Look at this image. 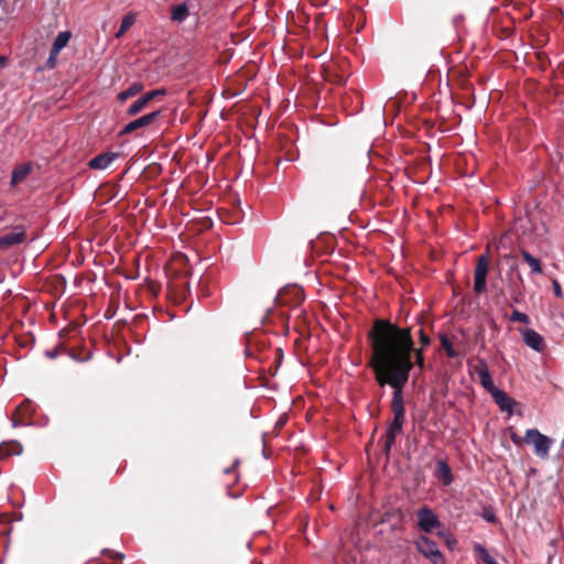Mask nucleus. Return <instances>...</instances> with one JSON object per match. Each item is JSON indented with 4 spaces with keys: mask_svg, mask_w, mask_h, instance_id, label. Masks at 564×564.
Wrapping results in <instances>:
<instances>
[{
    "mask_svg": "<svg viewBox=\"0 0 564 564\" xmlns=\"http://www.w3.org/2000/svg\"><path fill=\"white\" fill-rule=\"evenodd\" d=\"M373 371L379 386H390L393 389V420L386 433L384 451L388 453L401 434L404 423L405 409L402 390L409 381L412 365L408 358L412 341L408 332L391 326L380 330L373 343Z\"/></svg>",
    "mask_w": 564,
    "mask_h": 564,
    "instance_id": "obj_1",
    "label": "nucleus"
},
{
    "mask_svg": "<svg viewBox=\"0 0 564 564\" xmlns=\"http://www.w3.org/2000/svg\"><path fill=\"white\" fill-rule=\"evenodd\" d=\"M388 325L393 327V328H397L399 330L408 332V334H409V336L411 338V341H412V348L409 351L408 358H409V360H410V362H411V365L413 367L414 364L411 360V356H412V354H414L415 365L420 368V370H423L424 369L423 349L422 348H417V349L414 348V340H413V337H412L411 328H409V327L402 328V327H399L398 325H395L393 323H390L389 321H382V319H378V321L375 322L372 330L369 334L370 339H371V349H372V357H371V362H370L371 367L373 368V361H375V346H373L375 339L377 338V336L380 333V330L386 329V327Z\"/></svg>",
    "mask_w": 564,
    "mask_h": 564,
    "instance_id": "obj_2",
    "label": "nucleus"
},
{
    "mask_svg": "<svg viewBox=\"0 0 564 564\" xmlns=\"http://www.w3.org/2000/svg\"><path fill=\"white\" fill-rule=\"evenodd\" d=\"M525 443L533 446L534 454L541 458L549 456L553 441L536 429H529L524 436Z\"/></svg>",
    "mask_w": 564,
    "mask_h": 564,
    "instance_id": "obj_3",
    "label": "nucleus"
},
{
    "mask_svg": "<svg viewBox=\"0 0 564 564\" xmlns=\"http://www.w3.org/2000/svg\"><path fill=\"white\" fill-rule=\"evenodd\" d=\"M415 545L417 551L433 564H443V555L434 541L426 536H420Z\"/></svg>",
    "mask_w": 564,
    "mask_h": 564,
    "instance_id": "obj_4",
    "label": "nucleus"
},
{
    "mask_svg": "<svg viewBox=\"0 0 564 564\" xmlns=\"http://www.w3.org/2000/svg\"><path fill=\"white\" fill-rule=\"evenodd\" d=\"M488 256L482 254L478 258L475 268V282L474 290L476 293L481 294L487 289V273H488Z\"/></svg>",
    "mask_w": 564,
    "mask_h": 564,
    "instance_id": "obj_5",
    "label": "nucleus"
},
{
    "mask_svg": "<svg viewBox=\"0 0 564 564\" xmlns=\"http://www.w3.org/2000/svg\"><path fill=\"white\" fill-rule=\"evenodd\" d=\"M417 524L424 532H431L441 527L437 516L427 507L421 508L417 511Z\"/></svg>",
    "mask_w": 564,
    "mask_h": 564,
    "instance_id": "obj_6",
    "label": "nucleus"
},
{
    "mask_svg": "<svg viewBox=\"0 0 564 564\" xmlns=\"http://www.w3.org/2000/svg\"><path fill=\"white\" fill-rule=\"evenodd\" d=\"M25 230L22 227H15L10 232L0 237V249L6 250L12 246L20 245L25 240Z\"/></svg>",
    "mask_w": 564,
    "mask_h": 564,
    "instance_id": "obj_7",
    "label": "nucleus"
},
{
    "mask_svg": "<svg viewBox=\"0 0 564 564\" xmlns=\"http://www.w3.org/2000/svg\"><path fill=\"white\" fill-rule=\"evenodd\" d=\"M161 112H162L161 110H156V111L150 112L148 115H144V116L129 122L121 130L120 134H128L138 129L144 128V127L151 124L156 118L160 117Z\"/></svg>",
    "mask_w": 564,
    "mask_h": 564,
    "instance_id": "obj_8",
    "label": "nucleus"
},
{
    "mask_svg": "<svg viewBox=\"0 0 564 564\" xmlns=\"http://www.w3.org/2000/svg\"><path fill=\"white\" fill-rule=\"evenodd\" d=\"M491 397L501 411L508 412L509 414L513 412V408L517 405V401L513 400L507 392L497 389L494 393H491Z\"/></svg>",
    "mask_w": 564,
    "mask_h": 564,
    "instance_id": "obj_9",
    "label": "nucleus"
},
{
    "mask_svg": "<svg viewBox=\"0 0 564 564\" xmlns=\"http://www.w3.org/2000/svg\"><path fill=\"white\" fill-rule=\"evenodd\" d=\"M523 341L527 346L532 348L535 351H542L544 348V339L543 337L535 332L534 329H523L521 332Z\"/></svg>",
    "mask_w": 564,
    "mask_h": 564,
    "instance_id": "obj_10",
    "label": "nucleus"
},
{
    "mask_svg": "<svg viewBox=\"0 0 564 564\" xmlns=\"http://www.w3.org/2000/svg\"><path fill=\"white\" fill-rule=\"evenodd\" d=\"M116 158L117 154L112 152L101 153L91 159L88 166L94 170H105L115 161Z\"/></svg>",
    "mask_w": 564,
    "mask_h": 564,
    "instance_id": "obj_11",
    "label": "nucleus"
},
{
    "mask_svg": "<svg viewBox=\"0 0 564 564\" xmlns=\"http://www.w3.org/2000/svg\"><path fill=\"white\" fill-rule=\"evenodd\" d=\"M435 477L443 482V485L448 486L453 482V475L448 464L440 459L436 464Z\"/></svg>",
    "mask_w": 564,
    "mask_h": 564,
    "instance_id": "obj_12",
    "label": "nucleus"
},
{
    "mask_svg": "<svg viewBox=\"0 0 564 564\" xmlns=\"http://www.w3.org/2000/svg\"><path fill=\"white\" fill-rule=\"evenodd\" d=\"M22 453V445L18 442H8L0 445V459L20 455Z\"/></svg>",
    "mask_w": 564,
    "mask_h": 564,
    "instance_id": "obj_13",
    "label": "nucleus"
},
{
    "mask_svg": "<svg viewBox=\"0 0 564 564\" xmlns=\"http://www.w3.org/2000/svg\"><path fill=\"white\" fill-rule=\"evenodd\" d=\"M188 8L185 3H180L172 8L171 10V19L174 22L182 23L184 22L188 17Z\"/></svg>",
    "mask_w": 564,
    "mask_h": 564,
    "instance_id": "obj_14",
    "label": "nucleus"
},
{
    "mask_svg": "<svg viewBox=\"0 0 564 564\" xmlns=\"http://www.w3.org/2000/svg\"><path fill=\"white\" fill-rule=\"evenodd\" d=\"M468 365L470 373L477 377H479L480 375H485V372L489 370L486 360L482 358H477L473 361H469Z\"/></svg>",
    "mask_w": 564,
    "mask_h": 564,
    "instance_id": "obj_15",
    "label": "nucleus"
},
{
    "mask_svg": "<svg viewBox=\"0 0 564 564\" xmlns=\"http://www.w3.org/2000/svg\"><path fill=\"white\" fill-rule=\"evenodd\" d=\"M143 85L141 83H133L132 85H130L129 88H127L126 90L121 91L119 95H118V100L120 102H124L127 99L138 95L139 93H141L143 90Z\"/></svg>",
    "mask_w": 564,
    "mask_h": 564,
    "instance_id": "obj_16",
    "label": "nucleus"
},
{
    "mask_svg": "<svg viewBox=\"0 0 564 564\" xmlns=\"http://www.w3.org/2000/svg\"><path fill=\"white\" fill-rule=\"evenodd\" d=\"M31 172V166L28 164L18 166L13 170L12 176H11V184L17 185L21 183Z\"/></svg>",
    "mask_w": 564,
    "mask_h": 564,
    "instance_id": "obj_17",
    "label": "nucleus"
},
{
    "mask_svg": "<svg viewBox=\"0 0 564 564\" xmlns=\"http://www.w3.org/2000/svg\"><path fill=\"white\" fill-rule=\"evenodd\" d=\"M70 37L72 33L69 31L59 32L54 40L52 48L55 50V52H61L68 44Z\"/></svg>",
    "mask_w": 564,
    "mask_h": 564,
    "instance_id": "obj_18",
    "label": "nucleus"
},
{
    "mask_svg": "<svg viewBox=\"0 0 564 564\" xmlns=\"http://www.w3.org/2000/svg\"><path fill=\"white\" fill-rule=\"evenodd\" d=\"M521 254H522L523 260L530 267L532 273H541L542 272V265L538 258L533 257L531 253H529L525 250H522Z\"/></svg>",
    "mask_w": 564,
    "mask_h": 564,
    "instance_id": "obj_19",
    "label": "nucleus"
},
{
    "mask_svg": "<svg viewBox=\"0 0 564 564\" xmlns=\"http://www.w3.org/2000/svg\"><path fill=\"white\" fill-rule=\"evenodd\" d=\"M474 551L485 564H499L481 544L476 543Z\"/></svg>",
    "mask_w": 564,
    "mask_h": 564,
    "instance_id": "obj_20",
    "label": "nucleus"
},
{
    "mask_svg": "<svg viewBox=\"0 0 564 564\" xmlns=\"http://www.w3.org/2000/svg\"><path fill=\"white\" fill-rule=\"evenodd\" d=\"M147 98L142 95L140 98H138L134 102H132L129 108L127 109V115L129 116H135L140 111H142L145 106L148 105Z\"/></svg>",
    "mask_w": 564,
    "mask_h": 564,
    "instance_id": "obj_21",
    "label": "nucleus"
},
{
    "mask_svg": "<svg viewBox=\"0 0 564 564\" xmlns=\"http://www.w3.org/2000/svg\"><path fill=\"white\" fill-rule=\"evenodd\" d=\"M480 384L486 389L490 394L495 392L498 388L495 386L494 380L489 370L485 372V375H480L478 377Z\"/></svg>",
    "mask_w": 564,
    "mask_h": 564,
    "instance_id": "obj_22",
    "label": "nucleus"
},
{
    "mask_svg": "<svg viewBox=\"0 0 564 564\" xmlns=\"http://www.w3.org/2000/svg\"><path fill=\"white\" fill-rule=\"evenodd\" d=\"M480 384L486 389L490 394L495 392L498 388L495 386L494 380L489 370L485 372V375H480L478 377Z\"/></svg>",
    "mask_w": 564,
    "mask_h": 564,
    "instance_id": "obj_23",
    "label": "nucleus"
},
{
    "mask_svg": "<svg viewBox=\"0 0 564 564\" xmlns=\"http://www.w3.org/2000/svg\"><path fill=\"white\" fill-rule=\"evenodd\" d=\"M441 344H442V347L445 349L446 351V355L449 357V358H454L456 357V351L455 349L453 348V345L452 343L449 341V339L446 337V335H441Z\"/></svg>",
    "mask_w": 564,
    "mask_h": 564,
    "instance_id": "obj_24",
    "label": "nucleus"
},
{
    "mask_svg": "<svg viewBox=\"0 0 564 564\" xmlns=\"http://www.w3.org/2000/svg\"><path fill=\"white\" fill-rule=\"evenodd\" d=\"M135 22V13L130 12L122 18L121 28L128 31Z\"/></svg>",
    "mask_w": 564,
    "mask_h": 564,
    "instance_id": "obj_25",
    "label": "nucleus"
},
{
    "mask_svg": "<svg viewBox=\"0 0 564 564\" xmlns=\"http://www.w3.org/2000/svg\"><path fill=\"white\" fill-rule=\"evenodd\" d=\"M509 318H510L511 322H520V323H523V324H529L530 323L529 316L527 314L522 313V312H519V311H513Z\"/></svg>",
    "mask_w": 564,
    "mask_h": 564,
    "instance_id": "obj_26",
    "label": "nucleus"
},
{
    "mask_svg": "<svg viewBox=\"0 0 564 564\" xmlns=\"http://www.w3.org/2000/svg\"><path fill=\"white\" fill-rule=\"evenodd\" d=\"M165 94H166V90L163 88H160V89H154V90L148 91L143 96L147 98L148 102H150L158 97L164 96Z\"/></svg>",
    "mask_w": 564,
    "mask_h": 564,
    "instance_id": "obj_27",
    "label": "nucleus"
},
{
    "mask_svg": "<svg viewBox=\"0 0 564 564\" xmlns=\"http://www.w3.org/2000/svg\"><path fill=\"white\" fill-rule=\"evenodd\" d=\"M58 54H59V52H55V50H53V48L51 50L50 56L46 62V64L50 68L55 67Z\"/></svg>",
    "mask_w": 564,
    "mask_h": 564,
    "instance_id": "obj_28",
    "label": "nucleus"
},
{
    "mask_svg": "<svg viewBox=\"0 0 564 564\" xmlns=\"http://www.w3.org/2000/svg\"><path fill=\"white\" fill-rule=\"evenodd\" d=\"M552 285H553L554 294L560 299L563 297V291H562V288H561L558 281L553 280Z\"/></svg>",
    "mask_w": 564,
    "mask_h": 564,
    "instance_id": "obj_29",
    "label": "nucleus"
},
{
    "mask_svg": "<svg viewBox=\"0 0 564 564\" xmlns=\"http://www.w3.org/2000/svg\"><path fill=\"white\" fill-rule=\"evenodd\" d=\"M510 438L512 441V443L517 446H520L524 441V437H521L520 435H518L517 433H512L510 435Z\"/></svg>",
    "mask_w": 564,
    "mask_h": 564,
    "instance_id": "obj_30",
    "label": "nucleus"
},
{
    "mask_svg": "<svg viewBox=\"0 0 564 564\" xmlns=\"http://www.w3.org/2000/svg\"><path fill=\"white\" fill-rule=\"evenodd\" d=\"M420 340L422 346H426L430 344V338L423 333V330L420 332Z\"/></svg>",
    "mask_w": 564,
    "mask_h": 564,
    "instance_id": "obj_31",
    "label": "nucleus"
},
{
    "mask_svg": "<svg viewBox=\"0 0 564 564\" xmlns=\"http://www.w3.org/2000/svg\"><path fill=\"white\" fill-rule=\"evenodd\" d=\"M127 31L123 30L121 26L119 28L118 32L116 33V37L120 39Z\"/></svg>",
    "mask_w": 564,
    "mask_h": 564,
    "instance_id": "obj_32",
    "label": "nucleus"
},
{
    "mask_svg": "<svg viewBox=\"0 0 564 564\" xmlns=\"http://www.w3.org/2000/svg\"><path fill=\"white\" fill-rule=\"evenodd\" d=\"M6 65V57L0 56V67H3Z\"/></svg>",
    "mask_w": 564,
    "mask_h": 564,
    "instance_id": "obj_33",
    "label": "nucleus"
},
{
    "mask_svg": "<svg viewBox=\"0 0 564 564\" xmlns=\"http://www.w3.org/2000/svg\"><path fill=\"white\" fill-rule=\"evenodd\" d=\"M46 355H47L50 358H55V357H56V352H55V351H46Z\"/></svg>",
    "mask_w": 564,
    "mask_h": 564,
    "instance_id": "obj_34",
    "label": "nucleus"
},
{
    "mask_svg": "<svg viewBox=\"0 0 564 564\" xmlns=\"http://www.w3.org/2000/svg\"><path fill=\"white\" fill-rule=\"evenodd\" d=\"M12 425L13 426H18L19 425V423H18V421L15 419L12 420Z\"/></svg>",
    "mask_w": 564,
    "mask_h": 564,
    "instance_id": "obj_35",
    "label": "nucleus"
},
{
    "mask_svg": "<svg viewBox=\"0 0 564 564\" xmlns=\"http://www.w3.org/2000/svg\"><path fill=\"white\" fill-rule=\"evenodd\" d=\"M486 519H487L488 521H492V520H494V516H487V517H486Z\"/></svg>",
    "mask_w": 564,
    "mask_h": 564,
    "instance_id": "obj_36",
    "label": "nucleus"
}]
</instances>
